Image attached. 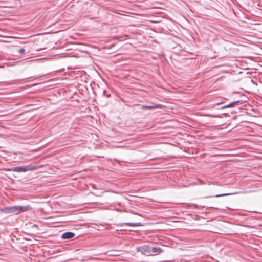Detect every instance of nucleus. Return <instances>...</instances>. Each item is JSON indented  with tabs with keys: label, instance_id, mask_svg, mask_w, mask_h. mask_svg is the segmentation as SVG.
<instances>
[{
	"label": "nucleus",
	"instance_id": "1",
	"mask_svg": "<svg viewBox=\"0 0 262 262\" xmlns=\"http://www.w3.org/2000/svg\"><path fill=\"white\" fill-rule=\"evenodd\" d=\"M38 166L27 165L26 166H17L12 167L10 170L17 172H25L28 171H32L37 169Z\"/></svg>",
	"mask_w": 262,
	"mask_h": 262
},
{
	"label": "nucleus",
	"instance_id": "2",
	"mask_svg": "<svg viewBox=\"0 0 262 262\" xmlns=\"http://www.w3.org/2000/svg\"><path fill=\"white\" fill-rule=\"evenodd\" d=\"M12 207V212L14 214H18L20 213L31 210L32 208L30 205L14 206Z\"/></svg>",
	"mask_w": 262,
	"mask_h": 262
},
{
	"label": "nucleus",
	"instance_id": "3",
	"mask_svg": "<svg viewBox=\"0 0 262 262\" xmlns=\"http://www.w3.org/2000/svg\"><path fill=\"white\" fill-rule=\"evenodd\" d=\"M150 247L148 245H144L137 248V251L141 252L142 254L147 256L150 255Z\"/></svg>",
	"mask_w": 262,
	"mask_h": 262
},
{
	"label": "nucleus",
	"instance_id": "4",
	"mask_svg": "<svg viewBox=\"0 0 262 262\" xmlns=\"http://www.w3.org/2000/svg\"><path fill=\"white\" fill-rule=\"evenodd\" d=\"M162 105L160 104H155V105H143L141 106V108L143 110H145V109L151 110V109H155V108H161L162 107Z\"/></svg>",
	"mask_w": 262,
	"mask_h": 262
},
{
	"label": "nucleus",
	"instance_id": "5",
	"mask_svg": "<svg viewBox=\"0 0 262 262\" xmlns=\"http://www.w3.org/2000/svg\"><path fill=\"white\" fill-rule=\"evenodd\" d=\"M150 255H157L162 252V249L160 247H150Z\"/></svg>",
	"mask_w": 262,
	"mask_h": 262
},
{
	"label": "nucleus",
	"instance_id": "6",
	"mask_svg": "<svg viewBox=\"0 0 262 262\" xmlns=\"http://www.w3.org/2000/svg\"><path fill=\"white\" fill-rule=\"evenodd\" d=\"M75 236V234L72 232H66L62 234L61 238L63 239H71Z\"/></svg>",
	"mask_w": 262,
	"mask_h": 262
},
{
	"label": "nucleus",
	"instance_id": "7",
	"mask_svg": "<svg viewBox=\"0 0 262 262\" xmlns=\"http://www.w3.org/2000/svg\"><path fill=\"white\" fill-rule=\"evenodd\" d=\"M1 211L6 214H13L12 206L2 208Z\"/></svg>",
	"mask_w": 262,
	"mask_h": 262
},
{
	"label": "nucleus",
	"instance_id": "8",
	"mask_svg": "<svg viewBox=\"0 0 262 262\" xmlns=\"http://www.w3.org/2000/svg\"><path fill=\"white\" fill-rule=\"evenodd\" d=\"M239 102V101H234V102H232L231 103H230L229 104H227V105H224V106H221L220 109H225V108H229V107H234L236 104H237Z\"/></svg>",
	"mask_w": 262,
	"mask_h": 262
},
{
	"label": "nucleus",
	"instance_id": "9",
	"mask_svg": "<svg viewBox=\"0 0 262 262\" xmlns=\"http://www.w3.org/2000/svg\"><path fill=\"white\" fill-rule=\"evenodd\" d=\"M123 225H127L132 227H137L139 226H141V224L140 223H121L120 226H122Z\"/></svg>",
	"mask_w": 262,
	"mask_h": 262
},
{
	"label": "nucleus",
	"instance_id": "10",
	"mask_svg": "<svg viewBox=\"0 0 262 262\" xmlns=\"http://www.w3.org/2000/svg\"><path fill=\"white\" fill-rule=\"evenodd\" d=\"M203 116H204L211 117H213V118H219V117H221L220 116H219V115H212V114H204V115H203Z\"/></svg>",
	"mask_w": 262,
	"mask_h": 262
},
{
	"label": "nucleus",
	"instance_id": "11",
	"mask_svg": "<svg viewBox=\"0 0 262 262\" xmlns=\"http://www.w3.org/2000/svg\"><path fill=\"white\" fill-rule=\"evenodd\" d=\"M18 52L21 54H23L24 53H25V50L24 49V48H21L19 50H18Z\"/></svg>",
	"mask_w": 262,
	"mask_h": 262
},
{
	"label": "nucleus",
	"instance_id": "12",
	"mask_svg": "<svg viewBox=\"0 0 262 262\" xmlns=\"http://www.w3.org/2000/svg\"><path fill=\"white\" fill-rule=\"evenodd\" d=\"M229 194H227V193H224V194H216L214 196L215 197H220V196L227 195H229Z\"/></svg>",
	"mask_w": 262,
	"mask_h": 262
},
{
	"label": "nucleus",
	"instance_id": "13",
	"mask_svg": "<svg viewBox=\"0 0 262 262\" xmlns=\"http://www.w3.org/2000/svg\"><path fill=\"white\" fill-rule=\"evenodd\" d=\"M218 104H219V103L216 104V105H218ZM214 105H215V104L212 105H211V106H209V107H210V108L213 107L214 106Z\"/></svg>",
	"mask_w": 262,
	"mask_h": 262
}]
</instances>
